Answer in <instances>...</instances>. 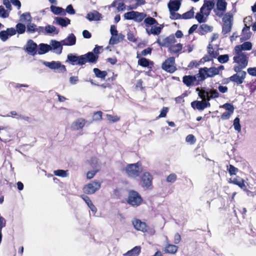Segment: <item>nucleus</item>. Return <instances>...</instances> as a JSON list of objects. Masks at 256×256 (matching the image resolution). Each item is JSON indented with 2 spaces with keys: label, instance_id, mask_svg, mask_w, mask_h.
<instances>
[{
  "label": "nucleus",
  "instance_id": "obj_64",
  "mask_svg": "<svg viewBox=\"0 0 256 256\" xmlns=\"http://www.w3.org/2000/svg\"><path fill=\"white\" fill-rule=\"evenodd\" d=\"M232 114V112H224L221 116V118L222 120H228L230 118V116Z\"/></svg>",
  "mask_w": 256,
  "mask_h": 256
},
{
  "label": "nucleus",
  "instance_id": "obj_2",
  "mask_svg": "<svg viewBox=\"0 0 256 256\" xmlns=\"http://www.w3.org/2000/svg\"><path fill=\"white\" fill-rule=\"evenodd\" d=\"M233 58L234 62H236L238 66H234V72H240V70L245 68L248 64V54L246 53L234 52Z\"/></svg>",
  "mask_w": 256,
  "mask_h": 256
},
{
  "label": "nucleus",
  "instance_id": "obj_59",
  "mask_svg": "<svg viewBox=\"0 0 256 256\" xmlns=\"http://www.w3.org/2000/svg\"><path fill=\"white\" fill-rule=\"evenodd\" d=\"M228 170L230 175L232 176L236 174V172H238V169L235 168L234 166L230 164V165Z\"/></svg>",
  "mask_w": 256,
  "mask_h": 256
},
{
  "label": "nucleus",
  "instance_id": "obj_44",
  "mask_svg": "<svg viewBox=\"0 0 256 256\" xmlns=\"http://www.w3.org/2000/svg\"><path fill=\"white\" fill-rule=\"evenodd\" d=\"M194 8H192L190 10L185 12L182 15V18L184 19H188L192 18L194 16Z\"/></svg>",
  "mask_w": 256,
  "mask_h": 256
},
{
  "label": "nucleus",
  "instance_id": "obj_38",
  "mask_svg": "<svg viewBox=\"0 0 256 256\" xmlns=\"http://www.w3.org/2000/svg\"><path fill=\"white\" fill-rule=\"evenodd\" d=\"M93 71L96 75V76L98 78H104L107 75V72L106 71H101L98 68H94L93 70Z\"/></svg>",
  "mask_w": 256,
  "mask_h": 256
},
{
  "label": "nucleus",
  "instance_id": "obj_41",
  "mask_svg": "<svg viewBox=\"0 0 256 256\" xmlns=\"http://www.w3.org/2000/svg\"><path fill=\"white\" fill-rule=\"evenodd\" d=\"M26 26L24 24L22 23L18 24L16 26V32H17L19 34H24L26 31Z\"/></svg>",
  "mask_w": 256,
  "mask_h": 256
},
{
  "label": "nucleus",
  "instance_id": "obj_4",
  "mask_svg": "<svg viewBox=\"0 0 256 256\" xmlns=\"http://www.w3.org/2000/svg\"><path fill=\"white\" fill-rule=\"evenodd\" d=\"M124 170L126 174L132 178L138 176L142 172V168L138 163L128 164Z\"/></svg>",
  "mask_w": 256,
  "mask_h": 256
},
{
  "label": "nucleus",
  "instance_id": "obj_12",
  "mask_svg": "<svg viewBox=\"0 0 256 256\" xmlns=\"http://www.w3.org/2000/svg\"><path fill=\"white\" fill-rule=\"evenodd\" d=\"M174 63V57H170L163 62L162 66V68L166 72H173L176 70Z\"/></svg>",
  "mask_w": 256,
  "mask_h": 256
},
{
  "label": "nucleus",
  "instance_id": "obj_40",
  "mask_svg": "<svg viewBox=\"0 0 256 256\" xmlns=\"http://www.w3.org/2000/svg\"><path fill=\"white\" fill-rule=\"evenodd\" d=\"M36 25L30 22L26 26V32L30 34H33L36 32Z\"/></svg>",
  "mask_w": 256,
  "mask_h": 256
},
{
  "label": "nucleus",
  "instance_id": "obj_30",
  "mask_svg": "<svg viewBox=\"0 0 256 256\" xmlns=\"http://www.w3.org/2000/svg\"><path fill=\"white\" fill-rule=\"evenodd\" d=\"M124 36L121 34L112 35L110 38L109 44H116L122 40L124 39Z\"/></svg>",
  "mask_w": 256,
  "mask_h": 256
},
{
  "label": "nucleus",
  "instance_id": "obj_14",
  "mask_svg": "<svg viewBox=\"0 0 256 256\" xmlns=\"http://www.w3.org/2000/svg\"><path fill=\"white\" fill-rule=\"evenodd\" d=\"M152 177L149 172H144L142 177V184L143 188L146 189H151L152 187Z\"/></svg>",
  "mask_w": 256,
  "mask_h": 256
},
{
  "label": "nucleus",
  "instance_id": "obj_51",
  "mask_svg": "<svg viewBox=\"0 0 256 256\" xmlns=\"http://www.w3.org/2000/svg\"><path fill=\"white\" fill-rule=\"evenodd\" d=\"M208 54L211 58H215L218 56V52H215L212 47L210 46V45L208 48Z\"/></svg>",
  "mask_w": 256,
  "mask_h": 256
},
{
  "label": "nucleus",
  "instance_id": "obj_57",
  "mask_svg": "<svg viewBox=\"0 0 256 256\" xmlns=\"http://www.w3.org/2000/svg\"><path fill=\"white\" fill-rule=\"evenodd\" d=\"M186 140L187 142L190 143V144H194L195 143L196 140L192 134H188L186 138Z\"/></svg>",
  "mask_w": 256,
  "mask_h": 256
},
{
  "label": "nucleus",
  "instance_id": "obj_19",
  "mask_svg": "<svg viewBox=\"0 0 256 256\" xmlns=\"http://www.w3.org/2000/svg\"><path fill=\"white\" fill-rule=\"evenodd\" d=\"M16 34V30L14 28H8L6 30H2L0 32V38L4 42L6 40L9 36H12Z\"/></svg>",
  "mask_w": 256,
  "mask_h": 256
},
{
  "label": "nucleus",
  "instance_id": "obj_52",
  "mask_svg": "<svg viewBox=\"0 0 256 256\" xmlns=\"http://www.w3.org/2000/svg\"><path fill=\"white\" fill-rule=\"evenodd\" d=\"M9 16V12L5 10L2 6H0V16L2 18H8Z\"/></svg>",
  "mask_w": 256,
  "mask_h": 256
},
{
  "label": "nucleus",
  "instance_id": "obj_61",
  "mask_svg": "<svg viewBox=\"0 0 256 256\" xmlns=\"http://www.w3.org/2000/svg\"><path fill=\"white\" fill-rule=\"evenodd\" d=\"M66 12H68L70 14H75V10L73 8L71 4L68 5L65 10Z\"/></svg>",
  "mask_w": 256,
  "mask_h": 256
},
{
  "label": "nucleus",
  "instance_id": "obj_9",
  "mask_svg": "<svg viewBox=\"0 0 256 256\" xmlns=\"http://www.w3.org/2000/svg\"><path fill=\"white\" fill-rule=\"evenodd\" d=\"M142 201V199L138 192L136 191H131L130 192L128 199V202L134 206H140Z\"/></svg>",
  "mask_w": 256,
  "mask_h": 256
},
{
  "label": "nucleus",
  "instance_id": "obj_16",
  "mask_svg": "<svg viewBox=\"0 0 256 256\" xmlns=\"http://www.w3.org/2000/svg\"><path fill=\"white\" fill-rule=\"evenodd\" d=\"M86 120L83 118H77L72 122L70 128L74 131L82 130L86 125Z\"/></svg>",
  "mask_w": 256,
  "mask_h": 256
},
{
  "label": "nucleus",
  "instance_id": "obj_13",
  "mask_svg": "<svg viewBox=\"0 0 256 256\" xmlns=\"http://www.w3.org/2000/svg\"><path fill=\"white\" fill-rule=\"evenodd\" d=\"M24 50L28 54L34 56L37 54L38 45L32 40H29L24 46Z\"/></svg>",
  "mask_w": 256,
  "mask_h": 256
},
{
  "label": "nucleus",
  "instance_id": "obj_39",
  "mask_svg": "<svg viewBox=\"0 0 256 256\" xmlns=\"http://www.w3.org/2000/svg\"><path fill=\"white\" fill-rule=\"evenodd\" d=\"M58 31L56 30V28L54 26L48 25L45 27V34H51L52 33L58 34Z\"/></svg>",
  "mask_w": 256,
  "mask_h": 256
},
{
  "label": "nucleus",
  "instance_id": "obj_56",
  "mask_svg": "<svg viewBox=\"0 0 256 256\" xmlns=\"http://www.w3.org/2000/svg\"><path fill=\"white\" fill-rule=\"evenodd\" d=\"M77 56L70 54L68 55V60L71 62L72 64L76 65Z\"/></svg>",
  "mask_w": 256,
  "mask_h": 256
},
{
  "label": "nucleus",
  "instance_id": "obj_45",
  "mask_svg": "<svg viewBox=\"0 0 256 256\" xmlns=\"http://www.w3.org/2000/svg\"><path fill=\"white\" fill-rule=\"evenodd\" d=\"M144 22L146 24V26L158 24L157 21L154 18L152 17L146 18L144 20Z\"/></svg>",
  "mask_w": 256,
  "mask_h": 256
},
{
  "label": "nucleus",
  "instance_id": "obj_17",
  "mask_svg": "<svg viewBox=\"0 0 256 256\" xmlns=\"http://www.w3.org/2000/svg\"><path fill=\"white\" fill-rule=\"evenodd\" d=\"M214 4L212 0H206L201 8L200 10L201 13H204L207 18L209 16L210 11L214 8Z\"/></svg>",
  "mask_w": 256,
  "mask_h": 256
},
{
  "label": "nucleus",
  "instance_id": "obj_63",
  "mask_svg": "<svg viewBox=\"0 0 256 256\" xmlns=\"http://www.w3.org/2000/svg\"><path fill=\"white\" fill-rule=\"evenodd\" d=\"M81 198L86 202L88 206H90V205L92 203L90 198L86 196L82 195L81 196Z\"/></svg>",
  "mask_w": 256,
  "mask_h": 256
},
{
  "label": "nucleus",
  "instance_id": "obj_15",
  "mask_svg": "<svg viewBox=\"0 0 256 256\" xmlns=\"http://www.w3.org/2000/svg\"><path fill=\"white\" fill-rule=\"evenodd\" d=\"M226 2L224 0H218L216 8L214 10L216 14L218 17H222L226 10Z\"/></svg>",
  "mask_w": 256,
  "mask_h": 256
},
{
  "label": "nucleus",
  "instance_id": "obj_46",
  "mask_svg": "<svg viewBox=\"0 0 256 256\" xmlns=\"http://www.w3.org/2000/svg\"><path fill=\"white\" fill-rule=\"evenodd\" d=\"M170 12V18L172 20H178L182 18V16L177 13L178 10H169Z\"/></svg>",
  "mask_w": 256,
  "mask_h": 256
},
{
  "label": "nucleus",
  "instance_id": "obj_1",
  "mask_svg": "<svg viewBox=\"0 0 256 256\" xmlns=\"http://www.w3.org/2000/svg\"><path fill=\"white\" fill-rule=\"evenodd\" d=\"M196 91L198 92V96L202 99V101H194L191 103V106L194 109H197L199 110H202L205 108L210 106L208 101L210 99L217 98L219 97V93L217 90L214 88H204L200 89L198 88Z\"/></svg>",
  "mask_w": 256,
  "mask_h": 256
},
{
  "label": "nucleus",
  "instance_id": "obj_26",
  "mask_svg": "<svg viewBox=\"0 0 256 256\" xmlns=\"http://www.w3.org/2000/svg\"><path fill=\"white\" fill-rule=\"evenodd\" d=\"M76 42V38L73 34H70L65 39L62 40L63 46H74Z\"/></svg>",
  "mask_w": 256,
  "mask_h": 256
},
{
  "label": "nucleus",
  "instance_id": "obj_21",
  "mask_svg": "<svg viewBox=\"0 0 256 256\" xmlns=\"http://www.w3.org/2000/svg\"><path fill=\"white\" fill-rule=\"evenodd\" d=\"M132 222L134 228L136 230L142 232H145L147 230V226L146 224L142 222L140 220L136 218L132 220Z\"/></svg>",
  "mask_w": 256,
  "mask_h": 256
},
{
  "label": "nucleus",
  "instance_id": "obj_35",
  "mask_svg": "<svg viewBox=\"0 0 256 256\" xmlns=\"http://www.w3.org/2000/svg\"><path fill=\"white\" fill-rule=\"evenodd\" d=\"M182 48V44H172L168 48L169 52L172 54H176L180 52Z\"/></svg>",
  "mask_w": 256,
  "mask_h": 256
},
{
  "label": "nucleus",
  "instance_id": "obj_37",
  "mask_svg": "<svg viewBox=\"0 0 256 256\" xmlns=\"http://www.w3.org/2000/svg\"><path fill=\"white\" fill-rule=\"evenodd\" d=\"M20 21L23 22L30 23L32 22V16L30 12H25L20 16Z\"/></svg>",
  "mask_w": 256,
  "mask_h": 256
},
{
  "label": "nucleus",
  "instance_id": "obj_20",
  "mask_svg": "<svg viewBox=\"0 0 256 256\" xmlns=\"http://www.w3.org/2000/svg\"><path fill=\"white\" fill-rule=\"evenodd\" d=\"M198 74L194 76H185L183 77V82L188 86L194 85L195 82L198 81L200 78Z\"/></svg>",
  "mask_w": 256,
  "mask_h": 256
},
{
  "label": "nucleus",
  "instance_id": "obj_18",
  "mask_svg": "<svg viewBox=\"0 0 256 256\" xmlns=\"http://www.w3.org/2000/svg\"><path fill=\"white\" fill-rule=\"evenodd\" d=\"M176 42V39L174 36H170L164 38L159 39L158 40L157 42L161 46L168 47Z\"/></svg>",
  "mask_w": 256,
  "mask_h": 256
},
{
  "label": "nucleus",
  "instance_id": "obj_60",
  "mask_svg": "<svg viewBox=\"0 0 256 256\" xmlns=\"http://www.w3.org/2000/svg\"><path fill=\"white\" fill-rule=\"evenodd\" d=\"M194 46L193 45L188 44L184 46V52H190L194 50Z\"/></svg>",
  "mask_w": 256,
  "mask_h": 256
},
{
  "label": "nucleus",
  "instance_id": "obj_34",
  "mask_svg": "<svg viewBox=\"0 0 256 256\" xmlns=\"http://www.w3.org/2000/svg\"><path fill=\"white\" fill-rule=\"evenodd\" d=\"M178 250V246L171 244H167L164 248V251L166 253L175 254Z\"/></svg>",
  "mask_w": 256,
  "mask_h": 256
},
{
  "label": "nucleus",
  "instance_id": "obj_36",
  "mask_svg": "<svg viewBox=\"0 0 256 256\" xmlns=\"http://www.w3.org/2000/svg\"><path fill=\"white\" fill-rule=\"evenodd\" d=\"M50 10L55 14H62V16L66 14L65 10L62 8L51 6Z\"/></svg>",
  "mask_w": 256,
  "mask_h": 256
},
{
  "label": "nucleus",
  "instance_id": "obj_5",
  "mask_svg": "<svg viewBox=\"0 0 256 256\" xmlns=\"http://www.w3.org/2000/svg\"><path fill=\"white\" fill-rule=\"evenodd\" d=\"M198 74L200 78L198 80H204L206 78L212 77L218 74V70L214 67L210 68L205 67L200 69Z\"/></svg>",
  "mask_w": 256,
  "mask_h": 256
},
{
  "label": "nucleus",
  "instance_id": "obj_25",
  "mask_svg": "<svg viewBox=\"0 0 256 256\" xmlns=\"http://www.w3.org/2000/svg\"><path fill=\"white\" fill-rule=\"evenodd\" d=\"M88 162L92 169L100 171L102 166L101 162L97 158L92 157Z\"/></svg>",
  "mask_w": 256,
  "mask_h": 256
},
{
  "label": "nucleus",
  "instance_id": "obj_42",
  "mask_svg": "<svg viewBox=\"0 0 256 256\" xmlns=\"http://www.w3.org/2000/svg\"><path fill=\"white\" fill-rule=\"evenodd\" d=\"M196 18L200 23L204 22L207 20V18L205 16L204 13H201V10L196 14Z\"/></svg>",
  "mask_w": 256,
  "mask_h": 256
},
{
  "label": "nucleus",
  "instance_id": "obj_53",
  "mask_svg": "<svg viewBox=\"0 0 256 256\" xmlns=\"http://www.w3.org/2000/svg\"><path fill=\"white\" fill-rule=\"evenodd\" d=\"M229 60V56L228 54L220 55L218 57V60L220 63H225Z\"/></svg>",
  "mask_w": 256,
  "mask_h": 256
},
{
  "label": "nucleus",
  "instance_id": "obj_29",
  "mask_svg": "<svg viewBox=\"0 0 256 256\" xmlns=\"http://www.w3.org/2000/svg\"><path fill=\"white\" fill-rule=\"evenodd\" d=\"M86 18L90 21H96L100 20L102 18V15L98 12L93 10L92 12L88 13Z\"/></svg>",
  "mask_w": 256,
  "mask_h": 256
},
{
  "label": "nucleus",
  "instance_id": "obj_10",
  "mask_svg": "<svg viewBox=\"0 0 256 256\" xmlns=\"http://www.w3.org/2000/svg\"><path fill=\"white\" fill-rule=\"evenodd\" d=\"M42 64L50 69L57 72H64L66 71V67L60 62L52 61L50 62L43 61Z\"/></svg>",
  "mask_w": 256,
  "mask_h": 256
},
{
  "label": "nucleus",
  "instance_id": "obj_43",
  "mask_svg": "<svg viewBox=\"0 0 256 256\" xmlns=\"http://www.w3.org/2000/svg\"><path fill=\"white\" fill-rule=\"evenodd\" d=\"M54 174L56 176L62 178H66L68 176V170H54Z\"/></svg>",
  "mask_w": 256,
  "mask_h": 256
},
{
  "label": "nucleus",
  "instance_id": "obj_6",
  "mask_svg": "<svg viewBox=\"0 0 256 256\" xmlns=\"http://www.w3.org/2000/svg\"><path fill=\"white\" fill-rule=\"evenodd\" d=\"M146 16V14L145 13L140 12L136 11L127 12L124 15V19L134 20L137 22H141Z\"/></svg>",
  "mask_w": 256,
  "mask_h": 256
},
{
  "label": "nucleus",
  "instance_id": "obj_24",
  "mask_svg": "<svg viewBox=\"0 0 256 256\" xmlns=\"http://www.w3.org/2000/svg\"><path fill=\"white\" fill-rule=\"evenodd\" d=\"M50 50H56V52L58 54L62 53V40L58 42L55 40H52L50 42Z\"/></svg>",
  "mask_w": 256,
  "mask_h": 256
},
{
  "label": "nucleus",
  "instance_id": "obj_62",
  "mask_svg": "<svg viewBox=\"0 0 256 256\" xmlns=\"http://www.w3.org/2000/svg\"><path fill=\"white\" fill-rule=\"evenodd\" d=\"M247 71L250 75L256 76V67L248 68Z\"/></svg>",
  "mask_w": 256,
  "mask_h": 256
},
{
  "label": "nucleus",
  "instance_id": "obj_7",
  "mask_svg": "<svg viewBox=\"0 0 256 256\" xmlns=\"http://www.w3.org/2000/svg\"><path fill=\"white\" fill-rule=\"evenodd\" d=\"M232 17L233 16L232 14L228 12L224 15L222 18L224 24L222 25V32L224 35L228 34L231 30L232 24Z\"/></svg>",
  "mask_w": 256,
  "mask_h": 256
},
{
  "label": "nucleus",
  "instance_id": "obj_47",
  "mask_svg": "<svg viewBox=\"0 0 256 256\" xmlns=\"http://www.w3.org/2000/svg\"><path fill=\"white\" fill-rule=\"evenodd\" d=\"M106 118L112 122H118L120 120V116L116 115L112 116L110 114H106Z\"/></svg>",
  "mask_w": 256,
  "mask_h": 256
},
{
  "label": "nucleus",
  "instance_id": "obj_3",
  "mask_svg": "<svg viewBox=\"0 0 256 256\" xmlns=\"http://www.w3.org/2000/svg\"><path fill=\"white\" fill-rule=\"evenodd\" d=\"M98 58V56L94 55L92 52H88L85 54L78 56L76 65L82 66L87 62L95 64L97 62Z\"/></svg>",
  "mask_w": 256,
  "mask_h": 256
},
{
  "label": "nucleus",
  "instance_id": "obj_27",
  "mask_svg": "<svg viewBox=\"0 0 256 256\" xmlns=\"http://www.w3.org/2000/svg\"><path fill=\"white\" fill-rule=\"evenodd\" d=\"M54 23L62 27H66L68 24H70V20L67 18L56 17L54 18Z\"/></svg>",
  "mask_w": 256,
  "mask_h": 256
},
{
  "label": "nucleus",
  "instance_id": "obj_11",
  "mask_svg": "<svg viewBox=\"0 0 256 256\" xmlns=\"http://www.w3.org/2000/svg\"><path fill=\"white\" fill-rule=\"evenodd\" d=\"M236 72V74L230 77V80L236 82L237 84H242L246 78V72L242 70H240V72Z\"/></svg>",
  "mask_w": 256,
  "mask_h": 256
},
{
  "label": "nucleus",
  "instance_id": "obj_31",
  "mask_svg": "<svg viewBox=\"0 0 256 256\" xmlns=\"http://www.w3.org/2000/svg\"><path fill=\"white\" fill-rule=\"evenodd\" d=\"M50 50V46L44 44H40L38 46V49L37 50V54H46Z\"/></svg>",
  "mask_w": 256,
  "mask_h": 256
},
{
  "label": "nucleus",
  "instance_id": "obj_28",
  "mask_svg": "<svg viewBox=\"0 0 256 256\" xmlns=\"http://www.w3.org/2000/svg\"><path fill=\"white\" fill-rule=\"evenodd\" d=\"M181 5V0H170L168 4L169 10H178Z\"/></svg>",
  "mask_w": 256,
  "mask_h": 256
},
{
  "label": "nucleus",
  "instance_id": "obj_50",
  "mask_svg": "<svg viewBox=\"0 0 256 256\" xmlns=\"http://www.w3.org/2000/svg\"><path fill=\"white\" fill-rule=\"evenodd\" d=\"M138 64L143 67H148L149 66V60L146 58H141L138 60Z\"/></svg>",
  "mask_w": 256,
  "mask_h": 256
},
{
  "label": "nucleus",
  "instance_id": "obj_55",
  "mask_svg": "<svg viewBox=\"0 0 256 256\" xmlns=\"http://www.w3.org/2000/svg\"><path fill=\"white\" fill-rule=\"evenodd\" d=\"M200 28L204 32H210L212 30L213 28L206 24H202L200 26Z\"/></svg>",
  "mask_w": 256,
  "mask_h": 256
},
{
  "label": "nucleus",
  "instance_id": "obj_48",
  "mask_svg": "<svg viewBox=\"0 0 256 256\" xmlns=\"http://www.w3.org/2000/svg\"><path fill=\"white\" fill-rule=\"evenodd\" d=\"M233 125L236 130L238 131V132L241 131V126L240 124V118H238L237 117L234 120Z\"/></svg>",
  "mask_w": 256,
  "mask_h": 256
},
{
  "label": "nucleus",
  "instance_id": "obj_58",
  "mask_svg": "<svg viewBox=\"0 0 256 256\" xmlns=\"http://www.w3.org/2000/svg\"><path fill=\"white\" fill-rule=\"evenodd\" d=\"M222 108H224L226 110H227V112H230L233 113L234 110V108L232 105L230 104H225L222 106Z\"/></svg>",
  "mask_w": 256,
  "mask_h": 256
},
{
  "label": "nucleus",
  "instance_id": "obj_54",
  "mask_svg": "<svg viewBox=\"0 0 256 256\" xmlns=\"http://www.w3.org/2000/svg\"><path fill=\"white\" fill-rule=\"evenodd\" d=\"M177 178V176L174 174H170L166 178V182H174Z\"/></svg>",
  "mask_w": 256,
  "mask_h": 256
},
{
  "label": "nucleus",
  "instance_id": "obj_8",
  "mask_svg": "<svg viewBox=\"0 0 256 256\" xmlns=\"http://www.w3.org/2000/svg\"><path fill=\"white\" fill-rule=\"evenodd\" d=\"M101 184V182L96 180L93 181L84 186L83 192L88 194H94L100 189Z\"/></svg>",
  "mask_w": 256,
  "mask_h": 256
},
{
  "label": "nucleus",
  "instance_id": "obj_23",
  "mask_svg": "<svg viewBox=\"0 0 256 256\" xmlns=\"http://www.w3.org/2000/svg\"><path fill=\"white\" fill-rule=\"evenodd\" d=\"M229 182L238 186L244 190H246V186L244 184V181L240 176H237L233 178H230Z\"/></svg>",
  "mask_w": 256,
  "mask_h": 256
},
{
  "label": "nucleus",
  "instance_id": "obj_49",
  "mask_svg": "<svg viewBox=\"0 0 256 256\" xmlns=\"http://www.w3.org/2000/svg\"><path fill=\"white\" fill-rule=\"evenodd\" d=\"M99 171L94 169L89 170L86 173V178L90 180Z\"/></svg>",
  "mask_w": 256,
  "mask_h": 256
},
{
  "label": "nucleus",
  "instance_id": "obj_33",
  "mask_svg": "<svg viewBox=\"0 0 256 256\" xmlns=\"http://www.w3.org/2000/svg\"><path fill=\"white\" fill-rule=\"evenodd\" d=\"M141 251L140 246H136L124 254V256H138Z\"/></svg>",
  "mask_w": 256,
  "mask_h": 256
},
{
  "label": "nucleus",
  "instance_id": "obj_32",
  "mask_svg": "<svg viewBox=\"0 0 256 256\" xmlns=\"http://www.w3.org/2000/svg\"><path fill=\"white\" fill-rule=\"evenodd\" d=\"M163 25H160L158 26L155 25L154 26H152L150 31H149L148 29H146V32L148 34L150 35V34H153L154 35H158L161 32L162 28H163Z\"/></svg>",
  "mask_w": 256,
  "mask_h": 256
},
{
  "label": "nucleus",
  "instance_id": "obj_22",
  "mask_svg": "<svg viewBox=\"0 0 256 256\" xmlns=\"http://www.w3.org/2000/svg\"><path fill=\"white\" fill-rule=\"evenodd\" d=\"M252 48V43L249 42H246L242 44L236 46L234 48V52L244 53L242 52V50H250Z\"/></svg>",
  "mask_w": 256,
  "mask_h": 256
}]
</instances>
